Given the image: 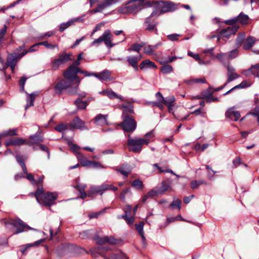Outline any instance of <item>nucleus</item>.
Here are the masks:
<instances>
[{
    "instance_id": "obj_1",
    "label": "nucleus",
    "mask_w": 259,
    "mask_h": 259,
    "mask_svg": "<svg viewBox=\"0 0 259 259\" xmlns=\"http://www.w3.org/2000/svg\"><path fill=\"white\" fill-rule=\"evenodd\" d=\"M127 137L128 150L135 153H140L142 150L143 145H148L150 142L149 139H147L138 137L131 138L130 135H128Z\"/></svg>"
},
{
    "instance_id": "obj_2",
    "label": "nucleus",
    "mask_w": 259,
    "mask_h": 259,
    "mask_svg": "<svg viewBox=\"0 0 259 259\" xmlns=\"http://www.w3.org/2000/svg\"><path fill=\"white\" fill-rule=\"evenodd\" d=\"M111 249L108 246H99L95 247L90 249V252L92 255L94 256H97V254L103 256L105 259H128L126 255L123 252L119 253H112L109 256L105 255V253Z\"/></svg>"
},
{
    "instance_id": "obj_3",
    "label": "nucleus",
    "mask_w": 259,
    "mask_h": 259,
    "mask_svg": "<svg viewBox=\"0 0 259 259\" xmlns=\"http://www.w3.org/2000/svg\"><path fill=\"white\" fill-rule=\"evenodd\" d=\"M145 0H130L118 10L122 14H137L142 10L143 4Z\"/></svg>"
},
{
    "instance_id": "obj_4",
    "label": "nucleus",
    "mask_w": 259,
    "mask_h": 259,
    "mask_svg": "<svg viewBox=\"0 0 259 259\" xmlns=\"http://www.w3.org/2000/svg\"><path fill=\"white\" fill-rule=\"evenodd\" d=\"M5 225V227L7 228H9L11 226L16 228V231L14 233V234H17L27 230L37 231L36 229L32 228L26 224L19 218L12 220L10 221H6Z\"/></svg>"
},
{
    "instance_id": "obj_5",
    "label": "nucleus",
    "mask_w": 259,
    "mask_h": 259,
    "mask_svg": "<svg viewBox=\"0 0 259 259\" xmlns=\"http://www.w3.org/2000/svg\"><path fill=\"white\" fill-rule=\"evenodd\" d=\"M117 190V187L111 184L104 183L99 186H91L88 192V196L92 197L93 195L97 194L102 195L106 191L112 190L113 191H116Z\"/></svg>"
},
{
    "instance_id": "obj_6",
    "label": "nucleus",
    "mask_w": 259,
    "mask_h": 259,
    "mask_svg": "<svg viewBox=\"0 0 259 259\" xmlns=\"http://www.w3.org/2000/svg\"><path fill=\"white\" fill-rule=\"evenodd\" d=\"M123 121L119 124L125 132L133 133L137 127L136 120L129 115H125L122 117Z\"/></svg>"
},
{
    "instance_id": "obj_7",
    "label": "nucleus",
    "mask_w": 259,
    "mask_h": 259,
    "mask_svg": "<svg viewBox=\"0 0 259 259\" xmlns=\"http://www.w3.org/2000/svg\"><path fill=\"white\" fill-rule=\"evenodd\" d=\"M80 71V68L74 65H70L67 69L64 72V77L70 81H75L78 85L80 83V79L77 75Z\"/></svg>"
},
{
    "instance_id": "obj_8",
    "label": "nucleus",
    "mask_w": 259,
    "mask_h": 259,
    "mask_svg": "<svg viewBox=\"0 0 259 259\" xmlns=\"http://www.w3.org/2000/svg\"><path fill=\"white\" fill-rule=\"evenodd\" d=\"M71 53H61L58 55V58L52 62V68L54 70L59 69V66L72 60Z\"/></svg>"
},
{
    "instance_id": "obj_9",
    "label": "nucleus",
    "mask_w": 259,
    "mask_h": 259,
    "mask_svg": "<svg viewBox=\"0 0 259 259\" xmlns=\"http://www.w3.org/2000/svg\"><path fill=\"white\" fill-rule=\"evenodd\" d=\"M155 16H156V18L158 17L157 16V13L153 12L149 17L146 18L144 23V26L146 30L149 32H153L154 30L157 31L156 26L158 24V22L156 21L155 18H154Z\"/></svg>"
},
{
    "instance_id": "obj_10",
    "label": "nucleus",
    "mask_w": 259,
    "mask_h": 259,
    "mask_svg": "<svg viewBox=\"0 0 259 259\" xmlns=\"http://www.w3.org/2000/svg\"><path fill=\"white\" fill-rule=\"evenodd\" d=\"M238 30L237 26H229L219 31L218 40L221 39L225 41L229 39L232 35H234Z\"/></svg>"
},
{
    "instance_id": "obj_11",
    "label": "nucleus",
    "mask_w": 259,
    "mask_h": 259,
    "mask_svg": "<svg viewBox=\"0 0 259 259\" xmlns=\"http://www.w3.org/2000/svg\"><path fill=\"white\" fill-rule=\"evenodd\" d=\"M27 53L25 49H23L22 52L20 53H14L9 56L5 64V69L10 66L12 70L15 68L17 60L20 59Z\"/></svg>"
},
{
    "instance_id": "obj_12",
    "label": "nucleus",
    "mask_w": 259,
    "mask_h": 259,
    "mask_svg": "<svg viewBox=\"0 0 259 259\" xmlns=\"http://www.w3.org/2000/svg\"><path fill=\"white\" fill-rule=\"evenodd\" d=\"M58 197V194L56 193L47 192L41 196L40 201L38 203L47 206H50L54 205L55 200Z\"/></svg>"
},
{
    "instance_id": "obj_13",
    "label": "nucleus",
    "mask_w": 259,
    "mask_h": 259,
    "mask_svg": "<svg viewBox=\"0 0 259 259\" xmlns=\"http://www.w3.org/2000/svg\"><path fill=\"white\" fill-rule=\"evenodd\" d=\"M159 8L160 9V12L158 13L156 12L157 16L162 14L172 12L177 9V7L175 4L172 2L161 1L159 5Z\"/></svg>"
},
{
    "instance_id": "obj_14",
    "label": "nucleus",
    "mask_w": 259,
    "mask_h": 259,
    "mask_svg": "<svg viewBox=\"0 0 259 259\" xmlns=\"http://www.w3.org/2000/svg\"><path fill=\"white\" fill-rule=\"evenodd\" d=\"M69 126L70 130L77 129L81 131L88 130L85 122L78 116L74 117L72 121L69 123Z\"/></svg>"
},
{
    "instance_id": "obj_15",
    "label": "nucleus",
    "mask_w": 259,
    "mask_h": 259,
    "mask_svg": "<svg viewBox=\"0 0 259 259\" xmlns=\"http://www.w3.org/2000/svg\"><path fill=\"white\" fill-rule=\"evenodd\" d=\"M94 239L96 240L97 243L100 245H102L105 243L114 245L117 243V240L113 236H105L104 237H100L97 235L95 237Z\"/></svg>"
},
{
    "instance_id": "obj_16",
    "label": "nucleus",
    "mask_w": 259,
    "mask_h": 259,
    "mask_svg": "<svg viewBox=\"0 0 259 259\" xmlns=\"http://www.w3.org/2000/svg\"><path fill=\"white\" fill-rule=\"evenodd\" d=\"M142 56H128L126 57V61L128 65L132 66L135 71L139 70L138 62L141 59Z\"/></svg>"
},
{
    "instance_id": "obj_17",
    "label": "nucleus",
    "mask_w": 259,
    "mask_h": 259,
    "mask_svg": "<svg viewBox=\"0 0 259 259\" xmlns=\"http://www.w3.org/2000/svg\"><path fill=\"white\" fill-rule=\"evenodd\" d=\"M95 77L101 81H109L112 80L113 78L111 75V72L105 69L99 73H95Z\"/></svg>"
},
{
    "instance_id": "obj_18",
    "label": "nucleus",
    "mask_w": 259,
    "mask_h": 259,
    "mask_svg": "<svg viewBox=\"0 0 259 259\" xmlns=\"http://www.w3.org/2000/svg\"><path fill=\"white\" fill-rule=\"evenodd\" d=\"M107 117L108 115L99 114L95 117L93 121L97 125L103 126L104 125H108Z\"/></svg>"
},
{
    "instance_id": "obj_19",
    "label": "nucleus",
    "mask_w": 259,
    "mask_h": 259,
    "mask_svg": "<svg viewBox=\"0 0 259 259\" xmlns=\"http://www.w3.org/2000/svg\"><path fill=\"white\" fill-rule=\"evenodd\" d=\"M26 141L25 139L22 138H11L6 142L5 145L7 147L9 146H21L26 144Z\"/></svg>"
},
{
    "instance_id": "obj_20",
    "label": "nucleus",
    "mask_w": 259,
    "mask_h": 259,
    "mask_svg": "<svg viewBox=\"0 0 259 259\" xmlns=\"http://www.w3.org/2000/svg\"><path fill=\"white\" fill-rule=\"evenodd\" d=\"M44 141V139L42 136H40V133L37 132L34 135H30L29 136V141L28 142L27 144L30 146H33L34 144L38 145L40 142H42Z\"/></svg>"
},
{
    "instance_id": "obj_21",
    "label": "nucleus",
    "mask_w": 259,
    "mask_h": 259,
    "mask_svg": "<svg viewBox=\"0 0 259 259\" xmlns=\"http://www.w3.org/2000/svg\"><path fill=\"white\" fill-rule=\"evenodd\" d=\"M225 115L232 120L237 121L240 117V113L238 111H235L233 108H230L226 111Z\"/></svg>"
},
{
    "instance_id": "obj_22",
    "label": "nucleus",
    "mask_w": 259,
    "mask_h": 259,
    "mask_svg": "<svg viewBox=\"0 0 259 259\" xmlns=\"http://www.w3.org/2000/svg\"><path fill=\"white\" fill-rule=\"evenodd\" d=\"M227 82L229 83L239 77V75L235 73V69L231 65H227Z\"/></svg>"
},
{
    "instance_id": "obj_23",
    "label": "nucleus",
    "mask_w": 259,
    "mask_h": 259,
    "mask_svg": "<svg viewBox=\"0 0 259 259\" xmlns=\"http://www.w3.org/2000/svg\"><path fill=\"white\" fill-rule=\"evenodd\" d=\"M114 169L117 171L122 175L125 178H126L131 173V169L127 163L122 164L119 168L114 167Z\"/></svg>"
},
{
    "instance_id": "obj_24",
    "label": "nucleus",
    "mask_w": 259,
    "mask_h": 259,
    "mask_svg": "<svg viewBox=\"0 0 259 259\" xmlns=\"http://www.w3.org/2000/svg\"><path fill=\"white\" fill-rule=\"evenodd\" d=\"M70 85V82L68 81L62 80L57 83L54 87L56 91V93L57 94H61L64 89H67Z\"/></svg>"
},
{
    "instance_id": "obj_25",
    "label": "nucleus",
    "mask_w": 259,
    "mask_h": 259,
    "mask_svg": "<svg viewBox=\"0 0 259 259\" xmlns=\"http://www.w3.org/2000/svg\"><path fill=\"white\" fill-rule=\"evenodd\" d=\"M139 67L142 70H146L156 68L157 66L153 62L149 59H146L142 61L139 65Z\"/></svg>"
},
{
    "instance_id": "obj_26",
    "label": "nucleus",
    "mask_w": 259,
    "mask_h": 259,
    "mask_svg": "<svg viewBox=\"0 0 259 259\" xmlns=\"http://www.w3.org/2000/svg\"><path fill=\"white\" fill-rule=\"evenodd\" d=\"M25 92L28 96L26 99L27 104L25 107V110H26L29 107L33 106L34 101L35 99V98L38 96V93L35 92L32 93L31 94H28L26 92Z\"/></svg>"
},
{
    "instance_id": "obj_27",
    "label": "nucleus",
    "mask_w": 259,
    "mask_h": 259,
    "mask_svg": "<svg viewBox=\"0 0 259 259\" xmlns=\"http://www.w3.org/2000/svg\"><path fill=\"white\" fill-rule=\"evenodd\" d=\"M111 5V3H109L106 0H104L102 3L98 5L97 7L91 11L89 13L91 14H95L98 12H101L105 8Z\"/></svg>"
},
{
    "instance_id": "obj_28",
    "label": "nucleus",
    "mask_w": 259,
    "mask_h": 259,
    "mask_svg": "<svg viewBox=\"0 0 259 259\" xmlns=\"http://www.w3.org/2000/svg\"><path fill=\"white\" fill-rule=\"evenodd\" d=\"M245 75H249L252 74L254 76H259V64H256L252 65L249 69L244 71Z\"/></svg>"
},
{
    "instance_id": "obj_29",
    "label": "nucleus",
    "mask_w": 259,
    "mask_h": 259,
    "mask_svg": "<svg viewBox=\"0 0 259 259\" xmlns=\"http://www.w3.org/2000/svg\"><path fill=\"white\" fill-rule=\"evenodd\" d=\"M237 24H240L243 25H245L248 24L249 18L248 16L245 14L243 12L240 13L237 16Z\"/></svg>"
},
{
    "instance_id": "obj_30",
    "label": "nucleus",
    "mask_w": 259,
    "mask_h": 259,
    "mask_svg": "<svg viewBox=\"0 0 259 259\" xmlns=\"http://www.w3.org/2000/svg\"><path fill=\"white\" fill-rule=\"evenodd\" d=\"M256 39L252 36H249L247 37L243 45V49L245 50H249L254 44Z\"/></svg>"
},
{
    "instance_id": "obj_31",
    "label": "nucleus",
    "mask_w": 259,
    "mask_h": 259,
    "mask_svg": "<svg viewBox=\"0 0 259 259\" xmlns=\"http://www.w3.org/2000/svg\"><path fill=\"white\" fill-rule=\"evenodd\" d=\"M44 194H45L44 193V189L42 185H41L40 186H38L36 190L34 192L31 193L30 194V195H34L35 196L38 202L40 201V200L41 198V196Z\"/></svg>"
},
{
    "instance_id": "obj_32",
    "label": "nucleus",
    "mask_w": 259,
    "mask_h": 259,
    "mask_svg": "<svg viewBox=\"0 0 259 259\" xmlns=\"http://www.w3.org/2000/svg\"><path fill=\"white\" fill-rule=\"evenodd\" d=\"M17 135H18V134L17 130L16 128L9 129L8 130L4 131L3 132L0 134V140H1L3 137H5Z\"/></svg>"
},
{
    "instance_id": "obj_33",
    "label": "nucleus",
    "mask_w": 259,
    "mask_h": 259,
    "mask_svg": "<svg viewBox=\"0 0 259 259\" xmlns=\"http://www.w3.org/2000/svg\"><path fill=\"white\" fill-rule=\"evenodd\" d=\"M89 101V100L88 101H83L80 98H78L74 101V104L78 109L83 110L86 108Z\"/></svg>"
},
{
    "instance_id": "obj_34",
    "label": "nucleus",
    "mask_w": 259,
    "mask_h": 259,
    "mask_svg": "<svg viewBox=\"0 0 259 259\" xmlns=\"http://www.w3.org/2000/svg\"><path fill=\"white\" fill-rule=\"evenodd\" d=\"M144 226V222H140L139 224H135L136 229L138 232L139 235L141 236L143 241H145L146 240L143 230Z\"/></svg>"
},
{
    "instance_id": "obj_35",
    "label": "nucleus",
    "mask_w": 259,
    "mask_h": 259,
    "mask_svg": "<svg viewBox=\"0 0 259 259\" xmlns=\"http://www.w3.org/2000/svg\"><path fill=\"white\" fill-rule=\"evenodd\" d=\"M257 96V94L255 95V97ZM254 105L255 106L253 111L250 112L249 114L253 116H258L259 115V98H254Z\"/></svg>"
},
{
    "instance_id": "obj_36",
    "label": "nucleus",
    "mask_w": 259,
    "mask_h": 259,
    "mask_svg": "<svg viewBox=\"0 0 259 259\" xmlns=\"http://www.w3.org/2000/svg\"><path fill=\"white\" fill-rule=\"evenodd\" d=\"M44 240L43 239H41L39 240L35 241L34 243L27 244L24 245L23 247V248H21V251L23 254H24L27 248L34 246H38L40 243L42 242Z\"/></svg>"
},
{
    "instance_id": "obj_37",
    "label": "nucleus",
    "mask_w": 259,
    "mask_h": 259,
    "mask_svg": "<svg viewBox=\"0 0 259 259\" xmlns=\"http://www.w3.org/2000/svg\"><path fill=\"white\" fill-rule=\"evenodd\" d=\"M144 45L145 44L144 42H141L140 44L135 43L132 44L131 46V47L128 49V51H133L139 52L141 50V49L144 47Z\"/></svg>"
},
{
    "instance_id": "obj_38",
    "label": "nucleus",
    "mask_w": 259,
    "mask_h": 259,
    "mask_svg": "<svg viewBox=\"0 0 259 259\" xmlns=\"http://www.w3.org/2000/svg\"><path fill=\"white\" fill-rule=\"evenodd\" d=\"M106 38H107V35H105V31L101 36H100L98 38L95 39L91 43V46H98L102 42H104V40Z\"/></svg>"
},
{
    "instance_id": "obj_39",
    "label": "nucleus",
    "mask_w": 259,
    "mask_h": 259,
    "mask_svg": "<svg viewBox=\"0 0 259 259\" xmlns=\"http://www.w3.org/2000/svg\"><path fill=\"white\" fill-rule=\"evenodd\" d=\"M163 64V65L160 68V71L162 72V73L168 74L172 72L173 68L171 65L167 64Z\"/></svg>"
},
{
    "instance_id": "obj_40",
    "label": "nucleus",
    "mask_w": 259,
    "mask_h": 259,
    "mask_svg": "<svg viewBox=\"0 0 259 259\" xmlns=\"http://www.w3.org/2000/svg\"><path fill=\"white\" fill-rule=\"evenodd\" d=\"M108 96L109 98L111 99L118 98L120 100H122V97L117 95L116 93H115L114 91H113L111 89H107V92L106 93V95Z\"/></svg>"
},
{
    "instance_id": "obj_41",
    "label": "nucleus",
    "mask_w": 259,
    "mask_h": 259,
    "mask_svg": "<svg viewBox=\"0 0 259 259\" xmlns=\"http://www.w3.org/2000/svg\"><path fill=\"white\" fill-rule=\"evenodd\" d=\"M122 109L123 110L122 117L125 115H127V113H134V109L133 106L131 105H122Z\"/></svg>"
},
{
    "instance_id": "obj_42",
    "label": "nucleus",
    "mask_w": 259,
    "mask_h": 259,
    "mask_svg": "<svg viewBox=\"0 0 259 259\" xmlns=\"http://www.w3.org/2000/svg\"><path fill=\"white\" fill-rule=\"evenodd\" d=\"M224 23L225 24L230 25V26H237L238 27V29L240 27V25L237 24L236 17H234L228 20H226L224 21Z\"/></svg>"
},
{
    "instance_id": "obj_43",
    "label": "nucleus",
    "mask_w": 259,
    "mask_h": 259,
    "mask_svg": "<svg viewBox=\"0 0 259 259\" xmlns=\"http://www.w3.org/2000/svg\"><path fill=\"white\" fill-rule=\"evenodd\" d=\"M170 187V182L167 181H163L160 188L158 189L160 194H163Z\"/></svg>"
},
{
    "instance_id": "obj_44",
    "label": "nucleus",
    "mask_w": 259,
    "mask_h": 259,
    "mask_svg": "<svg viewBox=\"0 0 259 259\" xmlns=\"http://www.w3.org/2000/svg\"><path fill=\"white\" fill-rule=\"evenodd\" d=\"M176 99L174 96H170L165 99L163 104L166 106H175Z\"/></svg>"
},
{
    "instance_id": "obj_45",
    "label": "nucleus",
    "mask_w": 259,
    "mask_h": 259,
    "mask_svg": "<svg viewBox=\"0 0 259 259\" xmlns=\"http://www.w3.org/2000/svg\"><path fill=\"white\" fill-rule=\"evenodd\" d=\"M55 130L60 133H63L64 131L70 129V127L69 126V123L67 124H59L57 126L55 127Z\"/></svg>"
},
{
    "instance_id": "obj_46",
    "label": "nucleus",
    "mask_w": 259,
    "mask_h": 259,
    "mask_svg": "<svg viewBox=\"0 0 259 259\" xmlns=\"http://www.w3.org/2000/svg\"><path fill=\"white\" fill-rule=\"evenodd\" d=\"M188 55L189 56H190V57H191L193 58L196 60L199 61V64H205V62H204L203 60H202L200 59L199 55L197 54H194V53H193V52H192L191 51H188ZM208 63H209V61H207L206 62V64H207Z\"/></svg>"
},
{
    "instance_id": "obj_47",
    "label": "nucleus",
    "mask_w": 259,
    "mask_h": 259,
    "mask_svg": "<svg viewBox=\"0 0 259 259\" xmlns=\"http://www.w3.org/2000/svg\"><path fill=\"white\" fill-rule=\"evenodd\" d=\"M131 185L133 187L139 190H141L143 188V182L139 179H136L134 180L132 182Z\"/></svg>"
},
{
    "instance_id": "obj_48",
    "label": "nucleus",
    "mask_w": 259,
    "mask_h": 259,
    "mask_svg": "<svg viewBox=\"0 0 259 259\" xmlns=\"http://www.w3.org/2000/svg\"><path fill=\"white\" fill-rule=\"evenodd\" d=\"M105 35H107V38L104 40L105 45L108 48H111L113 45L111 44V41L110 40L112 35L109 31H105Z\"/></svg>"
},
{
    "instance_id": "obj_49",
    "label": "nucleus",
    "mask_w": 259,
    "mask_h": 259,
    "mask_svg": "<svg viewBox=\"0 0 259 259\" xmlns=\"http://www.w3.org/2000/svg\"><path fill=\"white\" fill-rule=\"evenodd\" d=\"M245 39V34L239 33L236 39V44L238 47H240Z\"/></svg>"
},
{
    "instance_id": "obj_50",
    "label": "nucleus",
    "mask_w": 259,
    "mask_h": 259,
    "mask_svg": "<svg viewBox=\"0 0 259 259\" xmlns=\"http://www.w3.org/2000/svg\"><path fill=\"white\" fill-rule=\"evenodd\" d=\"M177 58L181 59L182 57H178L177 56H167L166 58H163V61L161 62V64H168L176 60Z\"/></svg>"
},
{
    "instance_id": "obj_51",
    "label": "nucleus",
    "mask_w": 259,
    "mask_h": 259,
    "mask_svg": "<svg viewBox=\"0 0 259 259\" xmlns=\"http://www.w3.org/2000/svg\"><path fill=\"white\" fill-rule=\"evenodd\" d=\"M72 22L71 21V20L70 19L69 21H68L66 23H62L60 24L59 26V30L60 32H63L64 30H65L66 29H67L68 27H69L70 26L72 25Z\"/></svg>"
},
{
    "instance_id": "obj_52",
    "label": "nucleus",
    "mask_w": 259,
    "mask_h": 259,
    "mask_svg": "<svg viewBox=\"0 0 259 259\" xmlns=\"http://www.w3.org/2000/svg\"><path fill=\"white\" fill-rule=\"evenodd\" d=\"M182 201L179 199L174 200L170 204V207L173 208H177L179 209L181 208Z\"/></svg>"
},
{
    "instance_id": "obj_53",
    "label": "nucleus",
    "mask_w": 259,
    "mask_h": 259,
    "mask_svg": "<svg viewBox=\"0 0 259 259\" xmlns=\"http://www.w3.org/2000/svg\"><path fill=\"white\" fill-rule=\"evenodd\" d=\"M131 193V189L130 188H125L124 189L119 195L120 199L123 201H125L126 195Z\"/></svg>"
},
{
    "instance_id": "obj_54",
    "label": "nucleus",
    "mask_w": 259,
    "mask_h": 259,
    "mask_svg": "<svg viewBox=\"0 0 259 259\" xmlns=\"http://www.w3.org/2000/svg\"><path fill=\"white\" fill-rule=\"evenodd\" d=\"M191 114H195L196 115H201L202 117H205L206 112L204 111L201 108H199L191 112Z\"/></svg>"
},
{
    "instance_id": "obj_55",
    "label": "nucleus",
    "mask_w": 259,
    "mask_h": 259,
    "mask_svg": "<svg viewBox=\"0 0 259 259\" xmlns=\"http://www.w3.org/2000/svg\"><path fill=\"white\" fill-rule=\"evenodd\" d=\"M226 54L228 58L233 59L237 56L238 54V50L237 49H234Z\"/></svg>"
},
{
    "instance_id": "obj_56",
    "label": "nucleus",
    "mask_w": 259,
    "mask_h": 259,
    "mask_svg": "<svg viewBox=\"0 0 259 259\" xmlns=\"http://www.w3.org/2000/svg\"><path fill=\"white\" fill-rule=\"evenodd\" d=\"M144 52L148 55H152L154 54V51L152 49V45H148L144 48Z\"/></svg>"
},
{
    "instance_id": "obj_57",
    "label": "nucleus",
    "mask_w": 259,
    "mask_h": 259,
    "mask_svg": "<svg viewBox=\"0 0 259 259\" xmlns=\"http://www.w3.org/2000/svg\"><path fill=\"white\" fill-rule=\"evenodd\" d=\"M82 53L79 54L77 59L73 61L71 65L78 67L80 64V60L82 59Z\"/></svg>"
},
{
    "instance_id": "obj_58",
    "label": "nucleus",
    "mask_w": 259,
    "mask_h": 259,
    "mask_svg": "<svg viewBox=\"0 0 259 259\" xmlns=\"http://www.w3.org/2000/svg\"><path fill=\"white\" fill-rule=\"evenodd\" d=\"M210 89L211 88L210 87H209L208 90H206L202 93V96L204 98L207 99L209 97H211V96L212 95V94H213V92L209 91V89Z\"/></svg>"
},
{
    "instance_id": "obj_59",
    "label": "nucleus",
    "mask_w": 259,
    "mask_h": 259,
    "mask_svg": "<svg viewBox=\"0 0 259 259\" xmlns=\"http://www.w3.org/2000/svg\"><path fill=\"white\" fill-rule=\"evenodd\" d=\"M39 44L41 46H44L46 48L48 49H53L56 47H58L57 45H53L50 44H49L47 41H45L42 42H39Z\"/></svg>"
},
{
    "instance_id": "obj_60",
    "label": "nucleus",
    "mask_w": 259,
    "mask_h": 259,
    "mask_svg": "<svg viewBox=\"0 0 259 259\" xmlns=\"http://www.w3.org/2000/svg\"><path fill=\"white\" fill-rule=\"evenodd\" d=\"M90 232L88 230L83 231L79 234V237L82 239H85L89 237Z\"/></svg>"
},
{
    "instance_id": "obj_61",
    "label": "nucleus",
    "mask_w": 259,
    "mask_h": 259,
    "mask_svg": "<svg viewBox=\"0 0 259 259\" xmlns=\"http://www.w3.org/2000/svg\"><path fill=\"white\" fill-rule=\"evenodd\" d=\"M38 146H39L40 150H41L42 151L46 152L47 153L48 158L49 159L50 157V153L48 147L41 144H39Z\"/></svg>"
},
{
    "instance_id": "obj_62",
    "label": "nucleus",
    "mask_w": 259,
    "mask_h": 259,
    "mask_svg": "<svg viewBox=\"0 0 259 259\" xmlns=\"http://www.w3.org/2000/svg\"><path fill=\"white\" fill-rule=\"evenodd\" d=\"M179 36V34L175 33L168 35L167 38L168 40L174 41L178 40Z\"/></svg>"
},
{
    "instance_id": "obj_63",
    "label": "nucleus",
    "mask_w": 259,
    "mask_h": 259,
    "mask_svg": "<svg viewBox=\"0 0 259 259\" xmlns=\"http://www.w3.org/2000/svg\"><path fill=\"white\" fill-rule=\"evenodd\" d=\"M159 194H160L158 190L156 191L153 189L150 190L149 192H148L147 193V195H148V196L149 197V198H152V197L156 196Z\"/></svg>"
},
{
    "instance_id": "obj_64",
    "label": "nucleus",
    "mask_w": 259,
    "mask_h": 259,
    "mask_svg": "<svg viewBox=\"0 0 259 259\" xmlns=\"http://www.w3.org/2000/svg\"><path fill=\"white\" fill-rule=\"evenodd\" d=\"M69 146L71 150L75 154H76L77 152H78L79 150L80 149V147L79 146L73 143L70 144Z\"/></svg>"
}]
</instances>
